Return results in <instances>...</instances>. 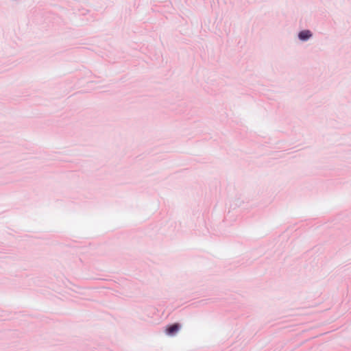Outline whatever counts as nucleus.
<instances>
[{
	"instance_id": "f257e3e1",
	"label": "nucleus",
	"mask_w": 351,
	"mask_h": 351,
	"mask_svg": "<svg viewBox=\"0 0 351 351\" xmlns=\"http://www.w3.org/2000/svg\"><path fill=\"white\" fill-rule=\"evenodd\" d=\"M182 325L178 322L168 324L165 328V333L168 336L173 337L181 329Z\"/></svg>"
},
{
	"instance_id": "f03ea898",
	"label": "nucleus",
	"mask_w": 351,
	"mask_h": 351,
	"mask_svg": "<svg viewBox=\"0 0 351 351\" xmlns=\"http://www.w3.org/2000/svg\"><path fill=\"white\" fill-rule=\"evenodd\" d=\"M312 36L309 30H304L300 32L299 38L300 40H306Z\"/></svg>"
}]
</instances>
